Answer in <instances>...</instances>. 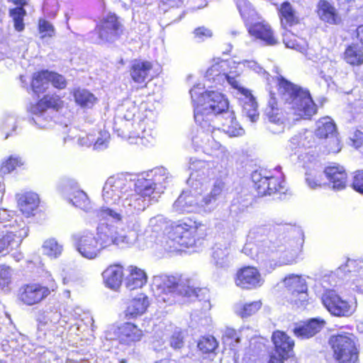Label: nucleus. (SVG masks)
Segmentation results:
<instances>
[{
    "label": "nucleus",
    "instance_id": "f257e3e1",
    "mask_svg": "<svg viewBox=\"0 0 363 363\" xmlns=\"http://www.w3.org/2000/svg\"><path fill=\"white\" fill-rule=\"evenodd\" d=\"M264 225L252 227L242 252L259 262L267 272L297 262L304 243V233L299 228L272 232Z\"/></svg>",
    "mask_w": 363,
    "mask_h": 363
},
{
    "label": "nucleus",
    "instance_id": "f03ea898",
    "mask_svg": "<svg viewBox=\"0 0 363 363\" xmlns=\"http://www.w3.org/2000/svg\"><path fill=\"white\" fill-rule=\"evenodd\" d=\"M117 179H119V175L110 177L105 182L102 190L105 205L96 211V216L98 224H106L109 228L130 233L134 224L129 216L144 211L145 202L133 191H113V182L110 180Z\"/></svg>",
    "mask_w": 363,
    "mask_h": 363
},
{
    "label": "nucleus",
    "instance_id": "7ed1b4c3",
    "mask_svg": "<svg viewBox=\"0 0 363 363\" xmlns=\"http://www.w3.org/2000/svg\"><path fill=\"white\" fill-rule=\"evenodd\" d=\"M318 105L310 92H269L266 116L267 128L274 134L301 119H310L317 113Z\"/></svg>",
    "mask_w": 363,
    "mask_h": 363
},
{
    "label": "nucleus",
    "instance_id": "20e7f679",
    "mask_svg": "<svg viewBox=\"0 0 363 363\" xmlns=\"http://www.w3.org/2000/svg\"><path fill=\"white\" fill-rule=\"evenodd\" d=\"M190 93L196 123L208 130L212 127L221 129L229 137L244 135L245 130L236 121L228 99L221 92Z\"/></svg>",
    "mask_w": 363,
    "mask_h": 363
},
{
    "label": "nucleus",
    "instance_id": "39448f33",
    "mask_svg": "<svg viewBox=\"0 0 363 363\" xmlns=\"http://www.w3.org/2000/svg\"><path fill=\"white\" fill-rule=\"evenodd\" d=\"M138 113L136 101L130 98L123 101L116 109L113 130L130 143H140L151 146L156 143L157 132L155 129L156 114L152 110H145L139 123L135 121Z\"/></svg>",
    "mask_w": 363,
    "mask_h": 363
},
{
    "label": "nucleus",
    "instance_id": "423d86ee",
    "mask_svg": "<svg viewBox=\"0 0 363 363\" xmlns=\"http://www.w3.org/2000/svg\"><path fill=\"white\" fill-rule=\"evenodd\" d=\"M172 181V176L163 167H155L143 172L137 177L130 174H121L119 179H111L115 191L121 189L133 191L145 203V208L156 202L166 186Z\"/></svg>",
    "mask_w": 363,
    "mask_h": 363
},
{
    "label": "nucleus",
    "instance_id": "0eeeda50",
    "mask_svg": "<svg viewBox=\"0 0 363 363\" xmlns=\"http://www.w3.org/2000/svg\"><path fill=\"white\" fill-rule=\"evenodd\" d=\"M207 234L206 224L187 218L173 225L167 236L157 237L156 242L151 243L150 247L160 255L164 252L181 250L179 247L189 248L200 244Z\"/></svg>",
    "mask_w": 363,
    "mask_h": 363
},
{
    "label": "nucleus",
    "instance_id": "6e6552de",
    "mask_svg": "<svg viewBox=\"0 0 363 363\" xmlns=\"http://www.w3.org/2000/svg\"><path fill=\"white\" fill-rule=\"evenodd\" d=\"M26 110L32 116L30 121L39 128H48L57 123H65L62 118L71 116L66 104L55 92H34Z\"/></svg>",
    "mask_w": 363,
    "mask_h": 363
},
{
    "label": "nucleus",
    "instance_id": "1a4fd4ad",
    "mask_svg": "<svg viewBox=\"0 0 363 363\" xmlns=\"http://www.w3.org/2000/svg\"><path fill=\"white\" fill-rule=\"evenodd\" d=\"M152 290L159 302L172 305L175 302V296H181L193 300L198 298L201 291L190 285V281L181 276L167 274L157 275L152 279Z\"/></svg>",
    "mask_w": 363,
    "mask_h": 363
},
{
    "label": "nucleus",
    "instance_id": "9d476101",
    "mask_svg": "<svg viewBox=\"0 0 363 363\" xmlns=\"http://www.w3.org/2000/svg\"><path fill=\"white\" fill-rule=\"evenodd\" d=\"M196 130L192 132L191 141L196 150H201L206 155L216 157L220 163L218 172L225 169L228 164L229 152L219 142L216 140L214 133L216 128L208 130L201 126L199 123Z\"/></svg>",
    "mask_w": 363,
    "mask_h": 363
},
{
    "label": "nucleus",
    "instance_id": "9b49d317",
    "mask_svg": "<svg viewBox=\"0 0 363 363\" xmlns=\"http://www.w3.org/2000/svg\"><path fill=\"white\" fill-rule=\"evenodd\" d=\"M195 174L187 180L189 189L184 190L173 204V209L179 213H208L206 208L203 192L206 189L202 182H194Z\"/></svg>",
    "mask_w": 363,
    "mask_h": 363
},
{
    "label": "nucleus",
    "instance_id": "f8f14e48",
    "mask_svg": "<svg viewBox=\"0 0 363 363\" xmlns=\"http://www.w3.org/2000/svg\"><path fill=\"white\" fill-rule=\"evenodd\" d=\"M42 283H30L23 284L18 291V299L26 306H33L40 303L55 292L57 284L50 272L45 271L42 275Z\"/></svg>",
    "mask_w": 363,
    "mask_h": 363
},
{
    "label": "nucleus",
    "instance_id": "ddd939ff",
    "mask_svg": "<svg viewBox=\"0 0 363 363\" xmlns=\"http://www.w3.org/2000/svg\"><path fill=\"white\" fill-rule=\"evenodd\" d=\"M281 167H277L274 171L261 169L252 174V180L258 195L261 196H271L277 192L284 190V174Z\"/></svg>",
    "mask_w": 363,
    "mask_h": 363
},
{
    "label": "nucleus",
    "instance_id": "4468645a",
    "mask_svg": "<svg viewBox=\"0 0 363 363\" xmlns=\"http://www.w3.org/2000/svg\"><path fill=\"white\" fill-rule=\"evenodd\" d=\"M95 236L102 250H111L112 247L128 248L133 245L136 239L135 234L132 235L130 233L109 228L106 224L97 225Z\"/></svg>",
    "mask_w": 363,
    "mask_h": 363
},
{
    "label": "nucleus",
    "instance_id": "2eb2a0df",
    "mask_svg": "<svg viewBox=\"0 0 363 363\" xmlns=\"http://www.w3.org/2000/svg\"><path fill=\"white\" fill-rule=\"evenodd\" d=\"M329 342L337 363H357L359 350L353 334L344 333L333 335Z\"/></svg>",
    "mask_w": 363,
    "mask_h": 363
},
{
    "label": "nucleus",
    "instance_id": "dca6fc26",
    "mask_svg": "<svg viewBox=\"0 0 363 363\" xmlns=\"http://www.w3.org/2000/svg\"><path fill=\"white\" fill-rule=\"evenodd\" d=\"M205 77L207 80L212 81L216 84L226 83L231 89L238 91H248L243 87L239 74L230 69V62L227 60H218L215 62L207 69Z\"/></svg>",
    "mask_w": 363,
    "mask_h": 363
},
{
    "label": "nucleus",
    "instance_id": "f3484780",
    "mask_svg": "<svg viewBox=\"0 0 363 363\" xmlns=\"http://www.w3.org/2000/svg\"><path fill=\"white\" fill-rule=\"evenodd\" d=\"M235 242V233L230 230L219 235L218 241L212 247L211 254V262L216 268L226 269L232 265V245Z\"/></svg>",
    "mask_w": 363,
    "mask_h": 363
},
{
    "label": "nucleus",
    "instance_id": "a211bd4d",
    "mask_svg": "<svg viewBox=\"0 0 363 363\" xmlns=\"http://www.w3.org/2000/svg\"><path fill=\"white\" fill-rule=\"evenodd\" d=\"M321 299L323 304L330 314L337 317L351 316L357 306L356 298L342 299L334 290H326Z\"/></svg>",
    "mask_w": 363,
    "mask_h": 363
},
{
    "label": "nucleus",
    "instance_id": "6ab92c4d",
    "mask_svg": "<svg viewBox=\"0 0 363 363\" xmlns=\"http://www.w3.org/2000/svg\"><path fill=\"white\" fill-rule=\"evenodd\" d=\"M72 238L77 251L86 259H94L99 257L103 251L96 236L91 232L75 234Z\"/></svg>",
    "mask_w": 363,
    "mask_h": 363
},
{
    "label": "nucleus",
    "instance_id": "aec40b11",
    "mask_svg": "<svg viewBox=\"0 0 363 363\" xmlns=\"http://www.w3.org/2000/svg\"><path fill=\"white\" fill-rule=\"evenodd\" d=\"M274 353L270 355L268 363H284V359L289 357L294 346V340L286 333L276 331L272 335Z\"/></svg>",
    "mask_w": 363,
    "mask_h": 363
},
{
    "label": "nucleus",
    "instance_id": "412c9836",
    "mask_svg": "<svg viewBox=\"0 0 363 363\" xmlns=\"http://www.w3.org/2000/svg\"><path fill=\"white\" fill-rule=\"evenodd\" d=\"M315 135L320 138L328 139L330 141L329 152H338L340 140L337 138L336 125L333 119L328 116L320 118L316 123Z\"/></svg>",
    "mask_w": 363,
    "mask_h": 363
},
{
    "label": "nucleus",
    "instance_id": "4be33fe9",
    "mask_svg": "<svg viewBox=\"0 0 363 363\" xmlns=\"http://www.w3.org/2000/svg\"><path fill=\"white\" fill-rule=\"evenodd\" d=\"M64 194L69 202L75 207L86 212H89L92 208L86 194L79 189L78 183L75 180L69 179L65 182Z\"/></svg>",
    "mask_w": 363,
    "mask_h": 363
},
{
    "label": "nucleus",
    "instance_id": "5701e85b",
    "mask_svg": "<svg viewBox=\"0 0 363 363\" xmlns=\"http://www.w3.org/2000/svg\"><path fill=\"white\" fill-rule=\"evenodd\" d=\"M38 322L40 326L46 327V330L52 332L57 337L62 335L67 325L69 324V320L57 311L45 312L38 318Z\"/></svg>",
    "mask_w": 363,
    "mask_h": 363
},
{
    "label": "nucleus",
    "instance_id": "b1692460",
    "mask_svg": "<svg viewBox=\"0 0 363 363\" xmlns=\"http://www.w3.org/2000/svg\"><path fill=\"white\" fill-rule=\"evenodd\" d=\"M97 28L99 38L106 42L116 40L123 31V26L114 13L108 14Z\"/></svg>",
    "mask_w": 363,
    "mask_h": 363
},
{
    "label": "nucleus",
    "instance_id": "393cba45",
    "mask_svg": "<svg viewBox=\"0 0 363 363\" xmlns=\"http://www.w3.org/2000/svg\"><path fill=\"white\" fill-rule=\"evenodd\" d=\"M325 325V321L321 318H310L305 322L296 323L293 333L299 339H308L319 333Z\"/></svg>",
    "mask_w": 363,
    "mask_h": 363
},
{
    "label": "nucleus",
    "instance_id": "a878e982",
    "mask_svg": "<svg viewBox=\"0 0 363 363\" xmlns=\"http://www.w3.org/2000/svg\"><path fill=\"white\" fill-rule=\"evenodd\" d=\"M113 335L109 338H118L120 341L125 344L139 341L143 336V331L137 325L131 323H124L119 326H112Z\"/></svg>",
    "mask_w": 363,
    "mask_h": 363
},
{
    "label": "nucleus",
    "instance_id": "bb28decb",
    "mask_svg": "<svg viewBox=\"0 0 363 363\" xmlns=\"http://www.w3.org/2000/svg\"><path fill=\"white\" fill-rule=\"evenodd\" d=\"M235 284L242 289H251L261 286L262 279L256 268L247 267L238 272Z\"/></svg>",
    "mask_w": 363,
    "mask_h": 363
},
{
    "label": "nucleus",
    "instance_id": "cd10ccee",
    "mask_svg": "<svg viewBox=\"0 0 363 363\" xmlns=\"http://www.w3.org/2000/svg\"><path fill=\"white\" fill-rule=\"evenodd\" d=\"M324 174L333 190L341 191L346 187L347 174L343 167L339 164L328 166L325 168Z\"/></svg>",
    "mask_w": 363,
    "mask_h": 363
},
{
    "label": "nucleus",
    "instance_id": "c85d7f7f",
    "mask_svg": "<svg viewBox=\"0 0 363 363\" xmlns=\"http://www.w3.org/2000/svg\"><path fill=\"white\" fill-rule=\"evenodd\" d=\"M243 113L252 123L257 122L259 118L258 104L252 92H235Z\"/></svg>",
    "mask_w": 363,
    "mask_h": 363
},
{
    "label": "nucleus",
    "instance_id": "c756f323",
    "mask_svg": "<svg viewBox=\"0 0 363 363\" xmlns=\"http://www.w3.org/2000/svg\"><path fill=\"white\" fill-rule=\"evenodd\" d=\"M150 306L148 297L139 294L127 303L125 316L127 319H135L143 315Z\"/></svg>",
    "mask_w": 363,
    "mask_h": 363
},
{
    "label": "nucleus",
    "instance_id": "7c9ffc66",
    "mask_svg": "<svg viewBox=\"0 0 363 363\" xmlns=\"http://www.w3.org/2000/svg\"><path fill=\"white\" fill-rule=\"evenodd\" d=\"M110 133L106 130H100L97 135L91 133L88 134L86 137L79 136L78 143L82 146L93 145L94 149L96 150H103L106 149L109 143Z\"/></svg>",
    "mask_w": 363,
    "mask_h": 363
},
{
    "label": "nucleus",
    "instance_id": "2f4dec72",
    "mask_svg": "<svg viewBox=\"0 0 363 363\" xmlns=\"http://www.w3.org/2000/svg\"><path fill=\"white\" fill-rule=\"evenodd\" d=\"M106 286L116 290L122 283L123 277V267L120 264H113L108 267L102 273Z\"/></svg>",
    "mask_w": 363,
    "mask_h": 363
},
{
    "label": "nucleus",
    "instance_id": "473e14b6",
    "mask_svg": "<svg viewBox=\"0 0 363 363\" xmlns=\"http://www.w3.org/2000/svg\"><path fill=\"white\" fill-rule=\"evenodd\" d=\"M39 204L38 195L33 192H27L18 197V206L20 211L26 217L34 214Z\"/></svg>",
    "mask_w": 363,
    "mask_h": 363
},
{
    "label": "nucleus",
    "instance_id": "72a5a7b5",
    "mask_svg": "<svg viewBox=\"0 0 363 363\" xmlns=\"http://www.w3.org/2000/svg\"><path fill=\"white\" fill-rule=\"evenodd\" d=\"M18 117L14 112H5L0 119V133L4 139L17 134Z\"/></svg>",
    "mask_w": 363,
    "mask_h": 363
},
{
    "label": "nucleus",
    "instance_id": "f704fd0d",
    "mask_svg": "<svg viewBox=\"0 0 363 363\" xmlns=\"http://www.w3.org/2000/svg\"><path fill=\"white\" fill-rule=\"evenodd\" d=\"M249 33L251 35L262 40L267 45H274L277 43V40L274 38L273 32L268 24L263 23H255L250 27Z\"/></svg>",
    "mask_w": 363,
    "mask_h": 363
},
{
    "label": "nucleus",
    "instance_id": "c9c22d12",
    "mask_svg": "<svg viewBox=\"0 0 363 363\" xmlns=\"http://www.w3.org/2000/svg\"><path fill=\"white\" fill-rule=\"evenodd\" d=\"M225 184L221 180H216L211 191L203 195L204 202L207 211L211 213L218 206V201L222 197Z\"/></svg>",
    "mask_w": 363,
    "mask_h": 363
},
{
    "label": "nucleus",
    "instance_id": "e433bc0d",
    "mask_svg": "<svg viewBox=\"0 0 363 363\" xmlns=\"http://www.w3.org/2000/svg\"><path fill=\"white\" fill-rule=\"evenodd\" d=\"M129 274L125 279V286L130 290L141 288L147 282L145 272L137 267L130 266L128 267Z\"/></svg>",
    "mask_w": 363,
    "mask_h": 363
},
{
    "label": "nucleus",
    "instance_id": "4c0bfd02",
    "mask_svg": "<svg viewBox=\"0 0 363 363\" xmlns=\"http://www.w3.org/2000/svg\"><path fill=\"white\" fill-rule=\"evenodd\" d=\"M211 164L206 161L191 159L189 162V169L191 170L190 176L195 174L194 182H202L205 183V180L208 177L209 168ZM205 185V184H203Z\"/></svg>",
    "mask_w": 363,
    "mask_h": 363
},
{
    "label": "nucleus",
    "instance_id": "58836bf2",
    "mask_svg": "<svg viewBox=\"0 0 363 363\" xmlns=\"http://www.w3.org/2000/svg\"><path fill=\"white\" fill-rule=\"evenodd\" d=\"M152 68V65L150 62L135 60L131 67V77L135 82L141 84L145 81Z\"/></svg>",
    "mask_w": 363,
    "mask_h": 363
},
{
    "label": "nucleus",
    "instance_id": "ea45409f",
    "mask_svg": "<svg viewBox=\"0 0 363 363\" xmlns=\"http://www.w3.org/2000/svg\"><path fill=\"white\" fill-rule=\"evenodd\" d=\"M318 14L323 21L330 24H338L340 22L336 9L328 1L320 2Z\"/></svg>",
    "mask_w": 363,
    "mask_h": 363
},
{
    "label": "nucleus",
    "instance_id": "a19ab883",
    "mask_svg": "<svg viewBox=\"0 0 363 363\" xmlns=\"http://www.w3.org/2000/svg\"><path fill=\"white\" fill-rule=\"evenodd\" d=\"M344 60L352 66H360L363 64V50L357 44L349 45L344 52Z\"/></svg>",
    "mask_w": 363,
    "mask_h": 363
},
{
    "label": "nucleus",
    "instance_id": "79ce46f5",
    "mask_svg": "<svg viewBox=\"0 0 363 363\" xmlns=\"http://www.w3.org/2000/svg\"><path fill=\"white\" fill-rule=\"evenodd\" d=\"M346 267L348 271L357 272V278L354 279V287L357 291L363 293V260L362 259H348Z\"/></svg>",
    "mask_w": 363,
    "mask_h": 363
},
{
    "label": "nucleus",
    "instance_id": "37998d69",
    "mask_svg": "<svg viewBox=\"0 0 363 363\" xmlns=\"http://www.w3.org/2000/svg\"><path fill=\"white\" fill-rule=\"evenodd\" d=\"M313 138L311 132H305L303 134L296 135L292 137L289 143V147L294 154H297L299 150L310 147L311 146V140Z\"/></svg>",
    "mask_w": 363,
    "mask_h": 363
},
{
    "label": "nucleus",
    "instance_id": "c03bdc74",
    "mask_svg": "<svg viewBox=\"0 0 363 363\" xmlns=\"http://www.w3.org/2000/svg\"><path fill=\"white\" fill-rule=\"evenodd\" d=\"M284 281L290 294L308 291L306 279L301 276L291 274L286 277Z\"/></svg>",
    "mask_w": 363,
    "mask_h": 363
},
{
    "label": "nucleus",
    "instance_id": "a18cd8bd",
    "mask_svg": "<svg viewBox=\"0 0 363 363\" xmlns=\"http://www.w3.org/2000/svg\"><path fill=\"white\" fill-rule=\"evenodd\" d=\"M279 13L281 24L285 28L298 23V18L296 13L289 2H284L281 5Z\"/></svg>",
    "mask_w": 363,
    "mask_h": 363
},
{
    "label": "nucleus",
    "instance_id": "49530a36",
    "mask_svg": "<svg viewBox=\"0 0 363 363\" xmlns=\"http://www.w3.org/2000/svg\"><path fill=\"white\" fill-rule=\"evenodd\" d=\"M261 301H255L250 303H237L234 306L236 314L242 318H246L255 314L262 307Z\"/></svg>",
    "mask_w": 363,
    "mask_h": 363
},
{
    "label": "nucleus",
    "instance_id": "de8ad7c7",
    "mask_svg": "<svg viewBox=\"0 0 363 363\" xmlns=\"http://www.w3.org/2000/svg\"><path fill=\"white\" fill-rule=\"evenodd\" d=\"M324 171L308 169L306 172V182L311 189H315L326 184Z\"/></svg>",
    "mask_w": 363,
    "mask_h": 363
},
{
    "label": "nucleus",
    "instance_id": "09e8293b",
    "mask_svg": "<svg viewBox=\"0 0 363 363\" xmlns=\"http://www.w3.org/2000/svg\"><path fill=\"white\" fill-rule=\"evenodd\" d=\"M42 249L45 255L52 258H57L62 254L63 246L55 238H49L43 242Z\"/></svg>",
    "mask_w": 363,
    "mask_h": 363
},
{
    "label": "nucleus",
    "instance_id": "8fccbe9b",
    "mask_svg": "<svg viewBox=\"0 0 363 363\" xmlns=\"http://www.w3.org/2000/svg\"><path fill=\"white\" fill-rule=\"evenodd\" d=\"M76 103L84 108H91L97 101L91 92H74Z\"/></svg>",
    "mask_w": 363,
    "mask_h": 363
},
{
    "label": "nucleus",
    "instance_id": "3c124183",
    "mask_svg": "<svg viewBox=\"0 0 363 363\" xmlns=\"http://www.w3.org/2000/svg\"><path fill=\"white\" fill-rule=\"evenodd\" d=\"M14 213L9 211L5 208H0V226L4 228V225L11 224L13 225H19L21 223H26L21 217L16 216Z\"/></svg>",
    "mask_w": 363,
    "mask_h": 363
},
{
    "label": "nucleus",
    "instance_id": "603ef678",
    "mask_svg": "<svg viewBox=\"0 0 363 363\" xmlns=\"http://www.w3.org/2000/svg\"><path fill=\"white\" fill-rule=\"evenodd\" d=\"M197 346L203 353H211L217 348L218 342L213 336L209 335L200 339Z\"/></svg>",
    "mask_w": 363,
    "mask_h": 363
},
{
    "label": "nucleus",
    "instance_id": "864d4df0",
    "mask_svg": "<svg viewBox=\"0 0 363 363\" xmlns=\"http://www.w3.org/2000/svg\"><path fill=\"white\" fill-rule=\"evenodd\" d=\"M26 15V11L21 7H17L10 11V16L13 21L15 29L21 32L24 29L23 17Z\"/></svg>",
    "mask_w": 363,
    "mask_h": 363
},
{
    "label": "nucleus",
    "instance_id": "5fc2aeb1",
    "mask_svg": "<svg viewBox=\"0 0 363 363\" xmlns=\"http://www.w3.org/2000/svg\"><path fill=\"white\" fill-rule=\"evenodd\" d=\"M50 73L48 70H43L41 72L35 73L33 77L31 86L33 89H48V84H50V77H43V74Z\"/></svg>",
    "mask_w": 363,
    "mask_h": 363
},
{
    "label": "nucleus",
    "instance_id": "6e6d98bb",
    "mask_svg": "<svg viewBox=\"0 0 363 363\" xmlns=\"http://www.w3.org/2000/svg\"><path fill=\"white\" fill-rule=\"evenodd\" d=\"M300 39L289 31L283 34V42L286 47L303 52L304 48L300 44Z\"/></svg>",
    "mask_w": 363,
    "mask_h": 363
},
{
    "label": "nucleus",
    "instance_id": "4d7b16f0",
    "mask_svg": "<svg viewBox=\"0 0 363 363\" xmlns=\"http://www.w3.org/2000/svg\"><path fill=\"white\" fill-rule=\"evenodd\" d=\"M24 161L17 155H11L6 160L2 165L1 170L4 173H9L14 170L17 167L23 165Z\"/></svg>",
    "mask_w": 363,
    "mask_h": 363
},
{
    "label": "nucleus",
    "instance_id": "13d9d810",
    "mask_svg": "<svg viewBox=\"0 0 363 363\" xmlns=\"http://www.w3.org/2000/svg\"><path fill=\"white\" fill-rule=\"evenodd\" d=\"M290 303L296 308H305L308 303V295L307 291H301L289 296Z\"/></svg>",
    "mask_w": 363,
    "mask_h": 363
},
{
    "label": "nucleus",
    "instance_id": "bf43d9fd",
    "mask_svg": "<svg viewBox=\"0 0 363 363\" xmlns=\"http://www.w3.org/2000/svg\"><path fill=\"white\" fill-rule=\"evenodd\" d=\"M236 4L243 19L248 20L254 15L255 11L247 0H236Z\"/></svg>",
    "mask_w": 363,
    "mask_h": 363
},
{
    "label": "nucleus",
    "instance_id": "052dcab7",
    "mask_svg": "<svg viewBox=\"0 0 363 363\" xmlns=\"http://www.w3.org/2000/svg\"><path fill=\"white\" fill-rule=\"evenodd\" d=\"M223 339L225 344L230 346L231 350H235V345L240 342V337L235 330L233 328H226L224 331Z\"/></svg>",
    "mask_w": 363,
    "mask_h": 363
},
{
    "label": "nucleus",
    "instance_id": "680f3d73",
    "mask_svg": "<svg viewBox=\"0 0 363 363\" xmlns=\"http://www.w3.org/2000/svg\"><path fill=\"white\" fill-rule=\"evenodd\" d=\"M38 30L41 38H51L55 35L54 26L45 19H40L38 22Z\"/></svg>",
    "mask_w": 363,
    "mask_h": 363
},
{
    "label": "nucleus",
    "instance_id": "e2e57ef3",
    "mask_svg": "<svg viewBox=\"0 0 363 363\" xmlns=\"http://www.w3.org/2000/svg\"><path fill=\"white\" fill-rule=\"evenodd\" d=\"M43 76L50 77V83H51L55 88L59 89H65L67 82L62 75L50 72V73L43 74Z\"/></svg>",
    "mask_w": 363,
    "mask_h": 363
},
{
    "label": "nucleus",
    "instance_id": "0e129e2a",
    "mask_svg": "<svg viewBox=\"0 0 363 363\" xmlns=\"http://www.w3.org/2000/svg\"><path fill=\"white\" fill-rule=\"evenodd\" d=\"M166 226V221L161 216H157L150 219L148 228L153 233H160Z\"/></svg>",
    "mask_w": 363,
    "mask_h": 363
},
{
    "label": "nucleus",
    "instance_id": "69168bd1",
    "mask_svg": "<svg viewBox=\"0 0 363 363\" xmlns=\"http://www.w3.org/2000/svg\"><path fill=\"white\" fill-rule=\"evenodd\" d=\"M11 269L5 265H0V286L4 289L11 282Z\"/></svg>",
    "mask_w": 363,
    "mask_h": 363
},
{
    "label": "nucleus",
    "instance_id": "338daca9",
    "mask_svg": "<svg viewBox=\"0 0 363 363\" xmlns=\"http://www.w3.org/2000/svg\"><path fill=\"white\" fill-rule=\"evenodd\" d=\"M277 81L279 89H284V91H303L301 86L291 83L281 75L277 77Z\"/></svg>",
    "mask_w": 363,
    "mask_h": 363
},
{
    "label": "nucleus",
    "instance_id": "774afa93",
    "mask_svg": "<svg viewBox=\"0 0 363 363\" xmlns=\"http://www.w3.org/2000/svg\"><path fill=\"white\" fill-rule=\"evenodd\" d=\"M58 2L57 0H45L43 5L44 12L49 16H55L58 11Z\"/></svg>",
    "mask_w": 363,
    "mask_h": 363
}]
</instances>
